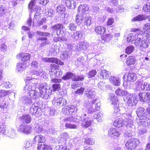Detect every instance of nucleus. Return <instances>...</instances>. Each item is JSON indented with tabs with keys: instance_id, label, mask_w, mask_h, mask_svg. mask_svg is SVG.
<instances>
[{
	"instance_id": "obj_1",
	"label": "nucleus",
	"mask_w": 150,
	"mask_h": 150,
	"mask_svg": "<svg viewBox=\"0 0 150 150\" xmlns=\"http://www.w3.org/2000/svg\"><path fill=\"white\" fill-rule=\"evenodd\" d=\"M139 141L138 139L135 138H131L128 139L125 144V147L127 150H133L135 149L139 145Z\"/></svg>"
},
{
	"instance_id": "obj_2",
	"label": "nucleus",
	"mask_w": 150,
	"mask_h": 150,
	"mask_svg": "<svg viewBox=\"0 0 150 150\" xmlns=\"http://www.w3.org/2000/svg\"><path fill=\"white\" fill-rule=\"evenodd\" d=\"M85 94L88 98L90 99L88 102L86 104L88 107L91 106L92 104H94L97 100V98L95 97L96 94L94 91L91 89H87L85 91Z\"/></svg>"
},
{
	"instance_id": "obj_3",
	"label": "nucleus",
	"mask_w": 150,
	"mask_h": 150,
	"mask_svg": "<svg viewBox=\"0 0 150 150\" xmlns=\"http://www.w3.org/2000/svg\"><path fill=\"white\" fill-rule=\"evenodd\" d=\"M52 104L55 106H62L67 104V100L62 97H54L52 101Z\"/></svg>"
},
{
	"instance_id": "obj_4",
	"label": "nucleus",
	"mask_w": 150,
	"mask_h": 150,
	"mask_svg": "<svg viewBox=\"0 0 150 150\" xmlns=\"http://www.w3.org/2000/svg\"><path fill=\"white\" fill-rule=\"evenodd\" d=\"M32 127L30 125H24L21 124L19 126L18 130L26 134H30L32 132Z\"/></svg>"
},
{
	"instance_id": "obj_5",
	"label": "nucleus",
	"mask_w": 150,
	"mask_h": 150,
	"mask_svg": "<svg viewBox=\"0 0 150 150\" xmlns=\"http://www.w3.org/2000/svg\"><path fill=\"white\" fill-rule=\"evenodd\" d=\"M43 60L46 62L51 63H55L57 65H64V63L61 60L55 57H46L44 58Z\"/></svg>"
},
{
	"instance_id": "obj_6",
	"label": "nucleus",
	"mask_w": 150,
	"mask_h": 150,
	"mask_svg": "<svg viewBox=\"0 0 150 150\" xmlns=\"http://www.w3.org/2000/svg\"><path fill=\"white\" fill-rule=\"evenodd\" d=\"M120 134V133L119 131L113 127L110 128L108 132L109 136L115 139L118 137Z\"/></svg>"
},
{
	"instance_id": "obj_7",
	"label": "nucleus",
	"mask_w": 150,
	"mask_h": 150,
	"mask_svg": "<svg viewBox=\"0 0 150 150\" xmlns=\"http://www.w3.org/2000/svg\"><path fill=\"white\" fill-rule=\"evenodd\" d=\"M19 119L20 121L23 124H29L32 121V118L29 114H24L20 117Z\"/></svg>"
},
{
	"instance_id": "obj_8",
	"label": "nucleus",
	"mask_w": 150,
	"mask_h": 150,
	"mask_svg": "<svg viewBox=\"0 0 150 150\" xmlns=\"http://www.w3.org/2000/svg\"><path fill=\"white\" fill-rule=\"evenodd\" d=\"M16 57L18 58H21V61L24 62L30 60L31 55L29 53H20L17 54Z\"/></svg>"
},
{
	"instance_id": "obj_9",
	"label": "nucleus",
	"mask_w": 150,
	"mask_h": 150,
	"mask_svg": "<svg viewBox=\"0 0 150 150\" xmlns=\"http://www.w3.org/2000/svg\"><path fill=\"white\" fill-rule=\"evenodd\" d=\"M64 28L63 25L60 23L57 24L53 25L52 27V28L54 31H56L57 34L58 35H61L62 36V34L61 33V29H63Z\"/></svg>"
},
{
	"instance_id": "obj_10",
	"label": "nucleus",
	"mask_w": 150,
	"mask_h": 150,
	"mask_svg": "<svg viewBox=\"0 0 150 150\" xmlns=\"http://www.w3.org/2000/svg\"><path fill=\"white\" fill-rule=\"evenodd\" d=\"M93 122L89 117H87L83 120L81 125L83 127L87 128L91 125Z\"/></svg>"
},
{
	"instance_id": "obj_11",
	"label": "nucleus",
	"mask_w": 150,
	"mask_h": 150,
	"mask_svg": "<svg viewBox=\"0 0 150 150\" xmlns=\"http://www.w3.org/2000/svg\"><path fill=\"white\" fill-rule=\"evenodd\" d=\"M135 43L136 45L138 46L143 48H146L148 47V45L145 41L138 38L135 40Z\"/></svg>"
},
{
	"instance_id": "obj_12",
	"label": "nucleus",
	"mask_w": 150,
	"mask_h": 150,
	"mask_svg": "<svg viewBox=\"0 0 150 150\" xmlns=\"http://www.w3.org/2000/svg\"><path fill=\"white\" fill-rule=\"evenodd\" d=\"M113 125L114 127L119 128L122 127L124 125L123 120L121 117L118 118L114 121Z\"/></svg>"
},
{
	"instance_id": "obj_13",
	"label": "nucleus",
	"mask_w": 150,
	"mask_h": 150,
	"mask_svg": "<svg viewBox=\"0 0 150 150\" xmlns=\"http://www.w3.org/2000/svg\"><path fill=\"white\" fill-rule=\"evenodd\" d=\"M106 29L104 27L101 26H98L95 27V31L98 35H103L105 33Z\"/></svg>"
},
{
	"instance_id": "obj_14",
	"label": "nucleus",
	"mask_w": 150,
	"mask_h": 150,
	"mask_svg": "<svg viewBox=\"0 0 150 150\" xmlns=\"http://www.w3.org/2000/svg\"><path fill=\"white\" fill-rule=\"evenodd\" d=\"M136 61L134 57L132 55H129L127 59L126 63L128 66L134 65Z\"/></svg>"
},
{
	"instance_id": "obj_15",
	"label": "nucleus",
	"mask_w": 150,
	"mask_h": 150,
	"mask_svg": "<svg viewBox=\"0 0 150 150\" xmlns=\"http://www.w3.org/2000/svg\"><path fill=\"white\" fill-rule=\"evenodd\" d=\"M35 20H36V21H34V19L33 22V24H35V23H36L39 26H40L43 24V23H45L46 20L45 18H41L39 16H36V17H35Z\"/></svg>"
},
{
	"instance_id": "obj_16",
	"label": "nucleus",
	"mask_w": 150,
	"mask_h": 150,
	"mask_svg": "<svg viewBox=\"0 0 150 150\" xmlns=\"http://www.w3.org/2000/svg\"><path fill=\"white\" fill-rule=\"evenodd\" d=\"M93 105H91V106L88 107L87 105H86V107L88 109V111L90 113L94 112H96V111L98 110V108H100V103H98L95 104V108H93Z\"/></svg>"
},
{
	"instance_id": "obj_17",
	"label": "nucleus",
	"mask_w": 150,
	"mask_h": 150,
	"mask_svg": "<svg viewBox=\"0 0 150 150\" xmlns=\"http://www.w3.org/2000/svg\"><path fill=\"white\" fill-rule=\"evenodd\" d=\"M7 134L6 125L4 123L0 122V135H6Z\"/></svg>"
},
{
	"instance_id": "obj_18",
	"label": "nucleus",
	"mask_w": 150,
	"mask_h": 150,
	"mask_svg": "<svg viewBox=\"0 0 150 150\" xmlns=\"http://www.w3.org/2000/svg\"><path fill=\"white\" fill-rule=\"evenodd\" d=\"M54 11L51 8H47V9L45 10L44 14L45 16L47 17H52L54 14Z\"/></svg>"
},
{
	"instance_id": "obj_19",
	"label": "nucleus",
	"mask_w": 150,
	"mask_h": 150,
	"mask_svg": "<svg viewBox=\"0 0 150 150\" xmlns=\"http://www.w3.org/2000/svg\"><path fill=\"white\" fill-rule=\"evenodd\" d=\"M146 17L144 15H139L132 18V21H142L146 20Z\"/></svg>"
},
{
	"instance_id": "obj_20",
	"label": "nucleus",
	"mask_w": 150,
	"mask_h": 150,
	"mask_svg": "<svg viewBox=\"0 0 150 150\" xmlns=\"http://www.w3.org/2000/svg\"><path fill=\"white\" fill-rule=\"evenodd\" d=\"M110 99L112 105H117L119 104V102L117 98L114 95H111Z\"/></svg>"
},
{
	"instance_id": "obj_21",
	"label": "nucleus",
	"mask_w": 150,
	"mask_h": 150,
	"mask_svg": "<svg viewBox=\"0 0 150 150\" xmlns=\"http://www.w3.org/2000/svg\"><path fill=\"white\" fill-rule=\"evenodd\" d=\"M74 75L72 72H68L66 73L62 77V79L64 80H67L68 79H71Z\"/></svg>"
},
{
	"instance_id": "obj_22",
	"label": "nucleus",
	"mask_w": 150,
	"mask_h": 150,
	"mask_svg": "<svg viewBox=\"0 0 150 150\" xmlns=\"http://www.w3.org/2000/svg\"><path fill=\"white\" fill-rule=\"evenodd\" d=\"M109 74L105 70L102 71L99 73L98 76L100 79H106L109 77Z\"/></svg>"
},
{
	"instance_id": "obj_23",
	"label": "nucleus",
	"mask_w": 150,
	"mask_h": 150,
	"mask_svg": "<svg viewBox=\"0 0 150 150\" xmlns=\"http://www.w3.org/2000/svg\"><path fill=\"white\" fill-rule=\"evenodd\" d=\"M84 79V76L82 75L76 76L74 74L73 78H72V80L73 81H83Z\"/></svg>"
},
{
	"instance_id": "obj_24",
	"label": "nucleus",
	"mask_w": 150,
	"mask_h": 150,
	"mask_svg": "<svg viewBox=\"0 0 150 150\" xmlns=\"http://www.w3.org/2000/svg\"><path fill=\"white\" fill-rule=\"evenodd\" d=\"M87 48L86 44L85 42H82L79 43V46L77 47V49L79 51H80L84 50Z\"/></svg>"
},
{
	"instance_id": "obj_25",
	"label": "nucleus",
	"mask_w": 150,
	"mask_h": 150,
	"mask_svg": "<svg viewBox=\"0 0 150 150\" xmlns=\"http://www.w3.org/2000/svg\"><path fill=\"white\" fill-rule=\"evenodd\" d=\"M83 17L81 15L77 14L76 15V21L78 25H80L83 22Z\"/></svg>"
},
{
	"instance_id": "obj_26",
	"label": "nucleus",
	"mask_w": 150,
	"mask_h": 150,
	"mask_svg": "<svg viewBox=\"0 0 150 150\" xmlns=\"http://www.w3.org/2000/svg\"><path fill=\"white\" fill-rule=\"evenodd\" d=\"M145 109L143 108H139L137 110V116L140 117H143L145 114Z\"/></svg>"
},
{
	"instance_id": "obj_27",
	"label": "nucleus",
	"mask_w": 150,
	"mask_h": 150,
	"mask_svg": "<svg viewBox=\"0 0 150 150\" xmlns=\"http://www.w3.org/2000/svg\"><path fill=\"white\" fill-rule=\"evenodd\" d=\"M115 93L117 96H123L126 94V92L120 88L117 89L115 91Z\"/></svg>"
},
{
	"instance_id": "obj_28",
	"label": "nucleus",
	"mask_w": 150,
	"mask_h": 150,
	"mask_svg": "<svg viewBox=\"0 0 150 150\" xmlns=\"http://www.w3.org/2000/svg\"><path fill=\"white\" fill-rule=\"evenodd\" d=\"M112 38V36L110 34H105L102 35L101 39L105 41H109Z\"/></svg>"
},
{
	"instance_id": "obj_29",
	"label": "nucleus",
	"mask_w": 150,
	"mask_h": 150,
	"mask_svg": "<svg viewBox=\"0 0 150 150\" xmlns=\"http://www.w3.org/2000/svg\"><path fill=\"white\" fill-rule=\"evenodd\" d=\"M135 79V74L134 73H129L127 76V81L133 82Z\"/></svg>"
},
{
	"instance_id": "obj_30",
	"label": "nucleus",
	"mask_w": 150,
	"mask_h": 150,
	"mask_svg": "<svg viewBox=\"0 0 150 150\" xmlns=\"http://www.w3.org/2000/svg\"><path fill=\"white\" fill-rule=\"evenodd\" d=\"M84 142L88 145H93L94 143V140L92 138L87 137L85 138Z\"/></svg>"
},
{
	"instance_id": "obj_31",
	"label": "nucleus",
	"mask_w": 150,
	"mask_h": 150,
	"mask_svg": "<svg viewBox=\"0 0 150 150\" xmlns=\"http://www.w3.org/2000/svg\"><path fill=\"white\" fill-rule=\"evenodd\" d=\"M56 10L57 12L63 13L65 11L66 8L62 5H59L57 7Z\"/></svg>"
},
{
	"instance_id": "obj_32",
	"label": "nucleus",
	"mask_w": 150,
	"mask_h": 150,
	"mask_svg": "<svg viewBox=\"0 0 150 150\" xmlns=\"http://www.w3.org/2000/svg\"><path fill=\"white\" fill-rule=\"evenodd\" d=\"M61 85L59 84L54 83L52 86V90L54 92L59 91L61 89Z\"/></svg>"
},
{
	"instance_id": "obj_33",
	"label": "nucleus",
	"mask_w": 150,
	"mask_h": 150,
	"mask_svg": "<svg viewBox=\"0 0 150 150\" xmlns=\"http://www.w3.org/2000/svg\"><path fill=\"white\" fill-rule=\"evenodd\" d=\"M84 23L85 25H86L87 27L90 26L91 24V21L90 17H86L85 18Z\"/></svg>"
},
{
	"instance_id": "obj_34",
	"label": "nucleus",
	"mask_w": 150,
	"mask_h": 150,
	"mask_svg": "<svg viewBox=\"0 0 150 150\" xmlns=\"http://www.w3.org/2000/svg\"><path fill=\"white\" fill-rule=\"evenodd\" d=\"M138 96L140 101L145 102V92H140L139 93Z\"/></svg>"
},
{
	"instance_id": "obj_35",
	"label": "nucleus",
	"mask_w": 150,
	"mask_h": 150,
	"mask_svg": "<svg viewBox=\"0 0 150 150\" xmlns=\"http://www.w3.org/2000/svg\"><path fill=\"white\" fill-rule=\"evenodd\" d=\"M37 138V140L39 143L43 142L45 141V137L41 135H37L35 136L34 139Z\"/></svg>"
},
{
	"instance_id": "obj_36",
	"label": "nucleus",
	"mask_w": 150,
	"mask_h": 150,
	"mask_svg": "<svg viewBox=\"0 0 150 150\" xmlns=\"http://www.w3.org/2000/svg\"><path fill=\"white\" fill-rule=\"evenodd\" d=\"M89 8L87 6H86L84 5H81L79 6L78 8V10L79 11H81L82 13H83L87 11Z\"/></svg>"
},
{
	"instance_id": "obj_37",
	"label": "nucleus",
	"mask_w": 150,
	"mask_h": 150,
	"mask_svg": "<svg viewBox=\"0 0 150 150\" xmlns=\"http://www.w3.org/2000/svg\"><path fill=\"white\" fill-rule=\"evenodd\" d=\"M65 127L67 129H75L77 128V126L76 125L72 124L70 123H65Z\"/></svg>"
},
{
	"instance_id": "obj_38",
	"label": "nucleus",
	"mask_w": 150,
	"mask_h": 150,
	"mask_svg": "<svg viewBox=\"0 0 150 150\" xmlns=\"http://www.w3.org/2000/svg\"><path fill=\"white\" fill-rule=\"evenodd\" d=\"M37 0H31L29 2L28 7L29 8L31 11H33L35 6V1Z\"/></svg>"
},
{
	"instance_id": "obj_39",
	"label": "nucleus",
	"mask_w": 150,
	"mask_h": 150,
	"mask_svg": "<svg viewBox=\"0 0 150 150\" xmlns=\"http://www.w3.org/2000/svg\"><path fill=\"white\" fill-rule=\"evenodd\" d=\"M134 49V48L132 46H127L125 50V52L128 54H130L133 51Z\"/></svg>"
},
{
	"instance_id": "obj_40",
	"label": "nucleus",
	"mask_w": 150,
	"mask_h": 150,
	"mask_svg": "<svg viewBox=\"0 0 150 150\" xmlns=\"http://www.w3.org/2000/svg\"><path fill=\"white\" fill-rule=\"evenodd\" d=\"M59 67V66L58 65L54 64H51L50 65V69H49V71L50 72H53Z\"/></svg>"
},
{
	"instance_id": "obj_41",
	"label": "nucleus",
	"mask_w": 150,
	"mask_h": 150,
	"mask_svg": "<svg viewBox=\"0 0 150 150\" xmlns=\"http://www.w3.org/2000/svg\"><path fill=\"white\" fill-rule=\"evenodd\" d=\"M38 109V107L35 106L31 107L30 110V113L33 115H35L37 112Z\"/></svg>"
},
{
	"instance_id": "obj_42",
	"label": "nucleus",
	"mask_w": 150,
	"mask_h": 150,
	"mask_svg": "<svg viewBox=\"0 0 150 150\" xmlns=\"http://www.w3.org/2000/svg\"><path fill=\"white\" fill-rule=\"evenodd\" d=\"M69 109L71 115H72L73 113L76 112L77 110L76 107L73 105H71L70 106H69Z\"/></svg>"
},
{
	"instance_id": "obj_43",
	"label": "nucleus",
	"mask_w": 150,
	"mask_h": 150,
	"mask_svg": "<svg viewBox=\"0 0 150 150\" xmlns=\"http://www.w3.org/2000/svg\"><path fill=\"white\" fill-rule=\"evenodd\" d=\"M74 2V0H65V6L67 7L70 8L72 6V2Z\"/></svg>"
},
{
	"instance_id": "obj_44",
	"label": "nucleus",
	"mask_w": 150,
	"mask_h": 150,
	"mask_svg": "<svg viewBox=\"0 0 150 150\" xmlns=\"http://www.w3.org/2000/svg\"><path fill=\"white\" fill-rule=\"evenodd\" d=\"M143 9L145 11L147 12H150V3H147L144 6Z\"/></svg>"
},
{
	"instance_id": "obj_45",
	"label": "nucleus",
	"mask_w": 150,
	"mask_h": 150,
	"mask_svg": "<svg viewBox=\"0 0 150 150\" xmlns=\"http://www.w3.org/2000/svg\"><path fill=\"white\" fill-rule=\"evenodd\" d=\"M68 28L71 30L75 31L76 29L77 26L75 23H72L69 24Z\"/></svg>"
},
{
	"instance_id": "obj_46",
	"label": "nucleus",
	"mask_w": 150,
	"mask_h": 150,
	"mask_svg": "<svg viewBox=\"0 0 150 150\" xmlns=\"http://www.w3.org/2000/svg\"><path fill=\"white\" fill-rule=\"evenodd\" d=\"M96 73L97 72L95 69L90 71L88 74V77L91 78L94 77L96 74Z\"/></svg>"
},
{
	"instance_id": "obj_47",
	"label": "nucleus",
	"mask_w": 150,
	"mask_h": 150,
	"mask_svg": "<svg viewBox=\"0 0 150 150\" xmlns=\"http://www.w3.org/2000/svg\"><path fill=\"white\" fill-rule=\"evenodd\" d=\"M55 150H69V149L67 148V144H65L64 145L59 146V147L57 148Z\"/></svg>"
},
{
	"instance_id": "obj_48",
	"label": "nucleus",
	"mask_w": 150,
	"mask_h": 150,
	"mask_svg": "<svg viewBox=\"0 0 150 150\" xmlns=\"http://www.w3.org/2000/svg\"><path fill=\"white\" fill-rule=\"evenodd\" d=\"M84 88H81L75 91V93L79 95H82L84 91Z\"/></svg>"
},
{
	"instance_id": "obj_49",
	"label": "nucleus",
	"mask_w": 150,
	"mask_h": 150,
	"mask_svg": "<svg viewBox=\"0 0 150 150\" xmlns=\"http://www.w3.org/2000/svg\"><path fill=\"white\" fill-rule=\"evenodd\" d=\"M114 19L113 18H109L106 22V25L107 26L112 25L114 23Z\"/></svg>"
},
{
	"instance_id": "obj_50",
	"label": "nucleus",
	"mask_w": 150,
	"mask_h": 150,
	"mask_svg": "<svg viewBox=\"0 0 150 150\" xmlns=\"http://www.w3.org/2000/svg\"><path fill=\"white\" fill-rule=\"evenodd\" d=\"M36 33L38 35L40 36H42L45 37H48L50 35V33L47 32H41L39 31H37Z\"/></svg>"
},
{
	"instance_id": "obj_51",
	"label": "nucleus",
	"mask_w": 150,
	"mask_h": 150,
	"mask_svg": "<svg viewBox=\"0 0 150 150\" xmlns=\"http://www.w3.org/2000/svg\"><path fill=\"white\" fill-rule=\"evenodd\" d=\"M33 84V83L30 81L26 84L25 88L29 91H32Z\"/></svg>"
},
{
	"instance_id": "obj_52",
	"label": "nucleus",
	"mask_w": 150,
	"mask_h": 150,
	"mask_svg": "<svg viewBox=\"0 0 150 150\" xmlns=\"http://www.w3.org/2000/svg\"><path fill=\"white\" fill-rule=\"evenodd\" d=\"M140 120V124L142 125L143 127H147L148 126L150 125V123H148L147 121H146V120L143 121H141V120Z\"/></svg>"
},
{
	"instance_id": "obj_53",
	"label": "nucleus",
	"mask_w": 150,
	"mask_h": 150,
	"mask_svg": "<svg viewBox=\"0 0 150 150\" xmlns=\"http://www.w3.org/2000/svg\"><path fill=\"white\" fill-rule=\"evenodd\" d=\"M144 32L150 30V23H146L145 24L143 28Z\"/></svg>"
},
{
	"instance_id": "obj_54",
	"label": "nucleus",
	"mask_w": 150,
	"mask_h": 150,
	"mask_svg": "<svg viewBox=\"0 0 150 150\" xmlns=\"http://www.w3.org/2000/svg\"><path fill=\"white\" fill-rule=\"evenodd\" d=\"M111 82L115 86H119L120 82L119 80L116 78H114L112 80Z\"/></svg>"
},
{
	"instance_id": "obj_55",
	"label": "nucleus",
	"mask_w": 150,
	"mask_h": 150,
	"mask_svg": "<svg viewBox=\"0 0 150 150\" xmlns=\"http://www.w3.org/2000/svg\"><path fill=\"white\" fill-rule=\"evenodd\" d=\"M63 110L64 113L65 115H71L70 112L69 110V106H67L65 108H64Z\"/></svg>"
},
{
	"instance_id": "obj_56",
	"label": "nucleus",
	"mask_w": 150,
	"mask_h": 150,
	"mask_svg": "<svg viewBox=\"0 0 150 150\" xmlns=\"http://www.w3.org/2000/svg\"><path fill=\"white\" fill-rule=\"evenodd\" d=\"M6 12V8L1 5L0 7V16L4 14Z\"/></svg>"
},
{
	"instance_id": "obj_57",
	"label": "nucleus",
	"mask_w": 150,
	"mask_h": 150,
	"mask_svg": "<svg viewBox=\"0 0 150 150\" xmlns=\"http://www.w3.org/2000/svg\"><path fill=\"white\" fill-rule=\"evenodd\" d=\"M144 34L145 35L146 38L148 41L150 40V30L144 32Z\"/></svg>"
},
{
	"instance_id": "obj_58",
	"label": "nucleus",
	"mask_w": 150,
	"mask_h": 150,
	"mask_svg": "<svg viewBox=\"0 0 150 150\" xmlns=\"http://www.w3.org/2000/svg\"><path fill=\"white\" fill-rule=\"evenodd\" d=\"M150 102V93L145 92V102Z\"/></svg>"
},
{
	"instance_id": "obj_59",
	"label": "nucleus",
	"mask_w": 150,
	"mask_h": 150,
	"mask_svg": "<svg viewBox=\"0 0 150 150\" xmlns=\"http://www.w3.org/2000/svg\"><path fill=\"white\" fill-rule=\"evenodd\" d=\"M7 94V92L6 91L4 90H0V98L5 96Z\"/></svg>"
},
{
	"instance_id": "obj_60",
	"label": "nucleus",
	"mask_w": 150,
	"mask_h": 150,
	"mask_svg": "<svg viewBox=\"0 0 150 150\" xmlns=\"http://www.w3.org/2000/svg\"><path fill=\"white\" fill-rule=\"evenodd\" d=\"M62 81V80L60 79H57L54 78L51 79V81L53 83H60Z\"/></svg>"
},
{
	"instance_id": "obj_61",
	"label": "nucleus",
	"mask_w": 150,
	"mask_h": 150,
	"mask_svg": "<svg viewBox=\"0 0 150 150\" xmlns=\"http://www.w3.org/2000/svg\"><path fill=\"white\" fill-rule=\"evenodd\" d=\"M77 33H76V31L74 32L73 34L71 35V37L72 38L73 40H78V38L77 36Z\"/></svg>"
},
{
	"instance_id": "obj_62",
	"label": "nucleus",
	"mask_w": 150,
	"mask_h": 150,
	"mask_svg": "<svg viewBox=\"0 0 150 150\" xmlns=\"http://www.w3.org/2000/svg\"><path fill=\"white\" fill-rule=\"evenodd\" d=\"M114 112L116 113L120 111L119 104L117 105H114Z\"/></svg>"
},
{
	"instance_id": "obj_63",
	"label": "nucleus",
	"mask_w": 150,
	"mask_h": 150,
	"mask_svg": "<svg viewBox=\"0 0 150 150\" xmlns=\"http://www.w3.org/2000/svg\"><path fill=\"white\" fill-rule=\"evenodd\" d=\"M76 33H77V36L78 38V40L81 38L82 36V33L81 31H77Z\"/></svg>"
},
{
	"instance_id": "obj_64",
	"label": "nucleus",
	"mask_w": 150,
	"mask_h": 150,
	"mask_svg": "<svg viewBox=\"0 0 150 150\" xmlns=\"http://www.w3.org/2000/svg\"><path fill=\"white\" fill-rule=\"evenodd\" d=\"M76 33H77V36L78 38V40L81 38L82 36V33L81 31H77Z\"/></svg>"
}]
</instances>
